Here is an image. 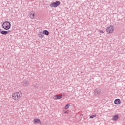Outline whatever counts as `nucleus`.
<instances>
[{
  "label": "nucleus",
  "mask_w": 125,
  "mask_h": 125,
  "mask_svg": "<svg viewBox=\"0 0 125 125\" xmlns=\"http://www.w3.org/2000/svg\"><path fill=\"white\" fill-rule=\"evenodd\" d=\"M22 96L21 92H18L12 94V98L14 100H18Z\"/></svg>",
  "instance_id": "obj_1"
},
{
  "label": "nucleus",
  "mask_w": 125,
  "mask_h": 125,
  "mask_svg": "<svg viewBox=\"0 0 125 125\" xmlns=\"http://www.w3.org/2000/svg\"><path fill=\"white\" fill-rule=\"evenodd\" d=\"M2 28L4 30H9L11 28V24L8 21H5L2 24Z\"/></svg>",
  "instance_id": "obj_2"
},
{
  "label": "nucleus",
  "mask_w": 125,
  "mask_h": 125,
  "mask_svg": "<svg viewBox=\"0 0 125 125\" xmlns=\"http://www.w3.org/2000/svg\"><path fill=\"white\" fill-rule=\"evenodd\" d=\"M114 30H115V27L113 25H110L106 28V31L108 34H112L114 32Z\"/></svg>",
  "instance_id": "obj_3"
},
{
  "label": "nucleus",
  "mask_w": 125,
  "mask_h": 125,
  "mask_svg": "<svg viewBox=\"0 0 125 125\" xmlns=\"http://www.w3.org/2000/svg\"><path fill=\"white\" fill-rule=\"evenodd\" d=\"M60 5V1H56L55 2H53V3L51 4L50 5V6L51 7H57L58 5Z\"/></svg>",
  "instance_id": "obj_4"
},
{
  "label": "nucleus",
  "mask_w": 125,
  "mask_h": 125,
  "mask_svg": "<svg viewBox=\"0 0 125 125\" xmlns=\"http://www.w3.org/2000/svg\"><path fill=\"white\" fill-rule=\"evenodd\" d=\"M0 33L2 35H7V34H8V33H10V30H8V31L3 30L2 31V29H0Z\"/></svg>",
  "instance_id": "obj_5"
},
{
  "label": "nucleus",
  "mask_w": 125,
  "mask_h": 125,
  "mask_svg": "<svg viewBox=\"0 0 125 125\" xmlns=\"http://www.w3.org/2000/svg\"><path fill=\"white\" fill-rule=\"evenodd\" d=\"M101 92V90L99 89H96L94 91V93L95 95H99Z\"/></svg>",
  "instance_id": "obj_6"
},
{
  "label": "nucleus",
  "mask_w": 125,
  "mask_h": 125,
  "mask_svg": "<svg viewBox=\"0 0 125 125\" xmlns=\"http://www.w3.org/2000/svg\"><path fill=\"white\" fill-rule=\"evenodd\" d=\"M114 104L115 105H119L121 104V100L120 99H116L114 100Z\"/></svg>",
  "instance_id": "obj_7"
},
{
  "label": "nucleus",
  "mask_w": 125,
  "mask_h": 125,
  "mask_svg": "<svg viewBox=\"0 0 125 125\" xmlns=\"http://www.w3.org/2000/svg\"><path fill=\"white\" fill-rule=\"evenodd\" d=\"M22 83L24 86H28V85H29V81L27 80H24Z\"/></svg>",
  "instance_id": "obj_8"
},
{
  "label": "nucleus",
  "mask_w": 125,
  "mask_h": 125,
  "mask_svg": "<svg viewBox=\"0 0 125 125\" xmlns=\"http://www.w3.org/2000/svg\"><path fill=\"white\" fill-rule=\"evenodd\" d=\"M41 124L42 122H41V120L40 119H34L33 121V124Z\"/></svg>",
  "instance_id": "obj_9"
},
{
  "label": "nucleus",
  "mask_w": 125,
  "mask_h": 125,
  "mask_svg": "<svg viewBox=\"0 0 125 125\" xmlns=\"http://www.w3.org/2000/svg\"><path fill=\"white\" fill-rule=\"evenodd\" d=\"M119 119V115L118 114H116L112 117L113 121H117Z\"/></svg>",
  "instance_id": "obj_10"
},
{
  "label": "nucleus",
  "mask_w": 125,
  "mask_h": 125,
  "mask_svg": "<svg viewBox=\"0 0 125 125\" xmlns=\"http://www.w3.org/2000/svg\"><path fill=\"white\" fill-rule=\"evenodd\" d=\"M43 33L44 35H46V36H48V35H49V32L47 30H44Z\"/></svg>",
  "instance_id": "obj_11"
},
{
  "label": "nucleus",
  "mask_w": 125,
  "mask_h": 125,
  "mask_svg": "<svg viewBox=\"0 0 125 125\" xmlns=\"http://www.w3.org/2000/svg\"><path fill=\"white\" fill-rule=\"evenodd\" d=\"M38 35L39 36V38H43V37H44V36L42 34V32H40L38 34Z\"/></svg>",
  "instance_id": "obj_12"
},
{
  "label": "nucleus",
  "mask_w": 125,
  "mask_h": 125,
  "mask_svg": "<svg viewBox=\"0 0 125 125\" xmlns=\"http://www.w3.org/2000/svg\"><path fill=\"white\" fill-rule=\"evenodd\" d=\"M29 16H30V18H32V19H33V18H35V13H33V14L30 13L29 14Z\"/></svg>",
  "instance_id": "obj_13"
},
{
  "label": "nucleus",
  "mask_w": 125,
  "mask_h": 125,
  "mask_svg": "<svg viewBox=\"0 0 125 125\" xmlns=\"http://www.w3.org/2000/svg\"><path fill=\"white\" fill-rule=\"evenodd\" d=\"M69 107H70V104H67V105L65 107V109L66 110H68V109H69Z\"/></svg>",
  "instance_id": "obj_14"
},
{
  "label": "nucleus",
  "mask_w": 125,
  "mask_h": 125,
  "mask_svg": "<svg viewBox=\"0 0 125 125\" xmlns=\"http://www.w3.org/2000/svg\"><path fill=\"white\" fill-rule=\"evenodd\" d=\"M96 114L91 115L90 116V119H93L94 118H96Z\"/></svg>",
  "instance_id": "obj_15"
},
{
  "label": "nucleus",
  "mask_w": 125,
  "mask_h": 125,
  "mask_svg": "<svg viewBox=\"0 0 125 125\" xmlns=\"http://www.w3.org/2000/svg\"><path fill=\"white\" fill-rule=\"evenodd\" d=\"M53 99L55 100H57V99H58V95H55L54 97H53Z\"/></svg>",
  "instance_id": "obj_16"
},
{
  "label": "nucleus",
  "mask_w": 125,
  "mask_h": 125,
  "mask_svg": "<svg viewBox=\"0 0 125 125\" xmlns=\"http://www.w3.org/2000/svg\"><path fill=\"white\" fill-rule=\"evenodd\" d=\"M62 97H63V95H61L60 96L58 95V99H61V98H62Z\"/></svg>",
  "instance_id": "obj_17"
},
{
  "label": "nucleus",
  "mask_w": 125,
  "mask_h": 125,
  "mask_svg": "<svg viewBox=\"0 0 125 125\" xmlns=\"http://www.w3.org/2000/svg\"><path fill=\"white\" fill-rule=\"evenodd\" d=\"M100 32H101V33H102V34H103V33H104V32H103V31H102V30H101Z\"/></svg>",
  "instance_id": "obj_18"
},
{
  "label": "nucleus",
  "mask_w": 125,
  "mask_h": 125,
  "mask_svg": "<svg viewBox=\"0 0 125 125\" xmlns=\"http://www.w3.org/2000/svg\"><path fill=\"white\" fill-rule=\"evenodd\" d=\"M64 96V94H63V96Z\"/></svg>",
  "instance_id": "obj_19"
}]
</instances>
